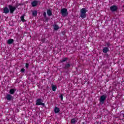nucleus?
<instances>
[{"instance_id":"1","label":"nucleus","mask_w":124,"mask_h":124,"mask_svg":"<svg viewBox=\"0 0 124 124\" xmlns=\"http://www.w3.org/2000/svg\"><path fill=\"white\" fill-rule=\"evenodd\" d=\"M18 6V5H16V6H13L12 5H8V7L9 8L10 14H13V13H14V11L16 10Z\"/></svg>"},{"instance_id":"2","label":"nucleus","mask_w":124,"mask_h":124,"mask_svg":"<svg viewBox=\"0 0 124 124\" xmlns=\"http://www.w3.org/2000/svg\"><path fill=\"white\" fill-rule=\"evenodd\" d=\"M88 11L87 10V9L84 8L80 10V17L82 18V19H85L86 17H87V14H86V13Z\"/></svg>"},{"instance_id":"3","label":"nucleus","mask_w":124,"mask_h":124,"mask_svg":"<svg viewBox=\"0 0 124 124\" xmlns=\"http://www.w3.org/2000/svg\"><path fill=\"white\" fill-rule=\"evenodd\" d=\"M107 98V96L106 95H102L100 96V98L99 99L100 101V104L102 105V104H104V102L106 100V98Z\"/></svg>"},{"instance_id":"4","label":"nucleus","mask_w":124,"mask_h":124,"mask_svg":"<svg viewBox=\"0 0 124 124\" xmlns=\"http://www.w3.org/2000/svg\"><path fill=\"white\" fill-rule=\"evenodd\" d=\"M61 13L62 17H66V16L68 15V13H67V9L63 8L61 9Z\"/></svg>"},{"instance_id":"5","label":"nucleus","mask_w":124,"mask_h":124,"mask_svg":"<svg viewBox=\"0 0 124 124\" xmlns=\"http://www.w3.org/2000/svg\"><path fill=\"white\" fill-rule=\"evenodd\" d=\"M43 102V100L41 98H38L36 101V105H42L44 107H45V104Z\"/></svg>"},{"instance_id":"6","label":"nucleus","mask_w":124,"mask_h":124,"mask_svg":"<svg viewBox=\"0 0 124 124\" xmlns=\"http://www.w3.org/2000/svg\"><path fill=\"white\" fill-rule=\"evenodd\" d=\"M118 6L113 5L110 7V10L111 12H118Z\"/></svg>"},{"instance_id":"7","label":"nucleus","mask_w":124,"mask_h":124,"mask_svg":"<svg viewBox=\"0 0 124 124\" xmlns=\"http://www.w3.org/2000/svg\"><path fill=\"white\" fill-rule=\"evenodd\" d=\"M5 98L8 101H11L14 99V97L12 96L11 94H7Z\"/></svg>"},{"instance_id":"8","label":"nucleus","mask_w":124,"mask_h":124,"mask_svg":"<svg viewBox=\"0 0 124 124\" xmlns=\"http://www.w3.org/2000/svg\"><path fill=\"white\" fill-rule=\"evenodd\" d=\"M3 13H5V14H8L9 13V8L7 6H5L3 9Z\"/></svg>"},{"instance_id":"9","label":"nucleus","mask_w":124,"mask_h":124,"mask_svg":"<svg viewBox=\"0 0 124 124\" xmlns=\"http://www.w3.org/2000/svg\"><path fill=\"white\" fill-rule=\"evenodd\" d=\"M37 3H38V1L37 0H34L31 3L32 7H35L37 5Z\"/></svg>"},{"instance_id":"10","label":"nucleus","mask_w":124,"mask_h":124,"mask_svg":"<svg viewBox=\"0 0 124 124\" xmlns=\"http://www.w3.org/2000/svg\"><path fill=\"white\" fill-rule=\"evenodd\" d=\"M13 42H14V40L13 39H9L7 40V44L10 45L11 44H13Z\"/></svg>"},{"instance_id":"11","label":"nucleus","mask_w":124,"mask_h":124,"mask_svg":"<svg viewBox=\"0 0 124 124\" xmlns=\"http://www.w3.org/2000/svg\"><path fill=\"white\" fill-rule=\"evenodd\" d=\"M15 92H16V89H11L10 90L9 93L10 94H14V93H15Z\"/></svg>"},{"instance_id":"12","label":"nucleus","mask_w":124,"mask_h":124,"mask_svg":"<svg viewBox=\"0 0 124 124\" xmlns=\"http://www.w3.org/2000/svg\"><path fill=\"white\" fill-rule=\"evenodd\" d=\"M103 53H105L106 54V53H107V52H109V48L107 47H105L103 48L102 50Z\"/></svg>"},{"instance_id":"13","label":"nucleus","mask_w":124,"mask_h":124,"mask_svg":"<svg viewBox=\"0 0 124 124\" xmlns=\"http://www.w3.org/2000/svg\"><path fill=\"white\" fill-rule=\"evenodd\" d=\"M68 60V58H63L62 60H61L60 61V62H61L62 63L63 62H66V61H67Z\"/></svg>"},{"instance_id":"14","label":"nucleus","mask_w":124,"mask_h":124,"mask_svg":"<svg viewBox=\"0 0 124 124\" xmlns=\"http://www.w3.org/2000/svg\"><path fill=\"white\" fill-rule=\"evenodd\" d=\"M46 13L49 16H52V15L53 14V12H52V11H51L50 9L47 10Z\"/></svg>"},{"instance_id":"15","label":"nucleus","mask_w":124,"mask_h":124,"mask_svg":"<svg viewBox=\"0 0 124 124\" xmlns=\"http://www.w3.org/2000/svg\"><path fill=\"white\" fill-rule=\"evenodd\" d=\"M70 64L69 63H66L65 64V66L63 67L64 69H67L68 68H69L70 67Z\"/></svg>"},{"instance_id":"16","label":"nucleus","mask_w":124,"mask_h":124,"mask_svg":"<svg viewBox=\"0 0 124 124\" xmlns=\"http://www.w3.org/2000/svg\"><path fill=\"white\" fill-rule=\"evenodd\" d=\"M54 112H55V114H58V113H59V112H60V108H59L58 107H55L54 108Z\"/></svg>"},{"instance_id":"17","label":"nucleus","mask_w":124,"mask_h":124,"mask_svg":"<svg viewBox=\"0 0 124 124\" xmlns=\"http://www.w3.org/2000/svg\"><path fill=\"white\" fill-rule=\"evenodd\" d=\"M25 15H23L21 16V21L25 23V22H26L27 20H25Z\"/></svg>"},{"instance_id":"18","label":"nucleus","mask_w":124,"mask_h":124,"mask_svg":"<svg viewBox=\"0 0 124 124\" xmlns=\"http://www.w3.org/2000/svg\"><path fill=\"white\" fill-rule=\"evenodd\" d=\"M76 119L75 118H73L71 120V124H76Z\"/></svg>"},{"instance_id":"19","label":"nucleus","mask_w":124,"mask_h":124,"mask_svg":"<svg viewBox=\"0 0 124 124\" xmlns=\"http://www.w3.org/2000/svg\"><path fill=\"white\" fill-rule=\"evenodd\" d=\"M59 29H60V27H59V26L57 24H55L54 26V31H58V30H59Z\"/></svg>"},{"instance_id":"20","label":"nucleus","mask_w":124,"mask_h":124,"mask_svg":"<svg viewBox=\"0 0 124 124\" xmlns=\"http://www.w3.org/2000/svg\"><path fill=\"white\" fill-rule=\"evenodd\" d=\"M57 86L52 85V90L53 92H56V90H57Z\"/></svg>"},{"instance_id":"21","label":"nucleus","mask_w":124,"mask_h":124,"mask_svg":"<svg viewBox=\"0 0 124 124\" xmlns=\"http://www.w3.org/2000/svg\"><path fill=\"white\" fill-rule=\"evenodd\" d=\"M32 16H36L37 15V11H33L32 13Z\"/></svg>"},{"instance_id":"22","label":"nucleus","mask_w":124,"mask_h":124,"mask_svg":"<svg viewBox=\"0 0 124 124\" xmlns=\"http://www.w3.org/2000/svg\"><path fill=\"white\" fill-rule=\"evenodd\" d=\"M45 40H46V38H43L41 40V41H42L43 43H44V42H48V41H45Z\"/></svg>"},{"instance_id":"23","label":"nucleus","mask_w":124,"mask_h":124,"mask_svg":"<svg viewBox=\"0 0 124 124\" xmlns=\"http://www.w3.org/2000/svg\"><path fill=\"white\" fill-rule=\"evenodd\" d=\"M59 97L61 99V100H62L63 99V94H61Z\"/></svg>"},{"instance_id":"24","label":"nucleus","mask_w":124,"mask_h":124,"mask_svg":"<svg viewBox=\"0 0 124 124\" xmlns=\"http://www.w3.org/2000/svg\"><path fill=\"white\" fill-rule=\"evenodd\" d=\"M30 65V64L29 63H26L25 67L28 69L29 68V66Z\"/></svg>"},{"instance_id":"25","label":"nucleus","mask_w":124,"mask_h":124,"mask_svg":"<svg viewBox=\"0 0 124 124\" xmlns=\"http://www.w3.org/2000/svg\"><path fill=\"white\" fill-rule=\"evenodd\" d=\"M25 69L24 68L21 69L20 72H21L22 73H25Z\"/></svg>"},{"instance_id":"26","label":"nucleus","mask_w":124,"mask_h":124,"mask_svg":"<svg viewBox=\"0 0 124 124\" xmlns=\"http://www.w3.org/2000/svg\"><path fill=\"white\" fill-rule=\"evenodd\" d=\"M45 22H48L49 18H48V17H47V16L45 17Z\"/></svg>"},{"instance_id":"27","label":"nucleus","mask_w":124,"mask_h":124,"mask_svg":"<svg viewBox=\"0 0 124 124\" xmlns=\"http://www.w3.org/2000/svg\"><path fill=\"white\" fill-rule=\"evenodd\" d=\"M107 46L108 48H109V47H110V43H107Z\"/></svg>"},{"instance_id":"28","label":"nucleus","mask_w":124,"mask_h":124,"mask_svg":"<svg viewBox=\"0 0 124 124\" xmlns=\"http://www.w3.org/2000/svg\"><path fill=\"white\" fill-rule=\"evenodd\" d=\"M43 16H44V18H45L46 17H47L46 16V12H44Z\"/></svg>"},{"instance_id":"29","label":"nucleus","mask_w":124,"mask_h":124,"mask_svg":"<svg viewBox=\"0 0 124 124\" xmlns=\"http://www.w3.org/2000/svg\"><path fill=\"white\" fill-rule=\"evenodd\" d=\"M105 57H106L107 58H109V55L108 54H106L105 55Z\"/></svg>"},{"instance_id":"30","label":"nucleus","mask_w":124,"mask_h":124,"mask_svg":"<svg viewBox=\"0 0 124 124\" xmlns=\"http://www.w3.org/2000/svg\"><path fill=\"white\" fill-rule=\"evenodd\" d=\"M62 34H63V35H64L65 34V32L62 31Z\"/></svg>"},{"instance_id":"31","label":"nucleus","mask_w":124,"mask_h":124,"mask_svg":"<svg viewBox=\"0 0 124 124\" xmlns=\"http://www.w3.org/2000/svg\"><path fill=\"white\" fill-rule=\"evenodd\" d=\"M23 5V4H18V5Z\"/></svg>"},{"instance_id":"32","label":"nucleus","mask_w":124,"mask_h":124,"mask_svg":"<svg viewBox=\"0 0 124 124\" xmlns=\"http://www.w3.org/2000/svg\"><path fill=\"white\" fill-rule=\"evenodd\" d=\"M82 124H85V123H84V122H83Z\"/></svg>"}]
</instances>
